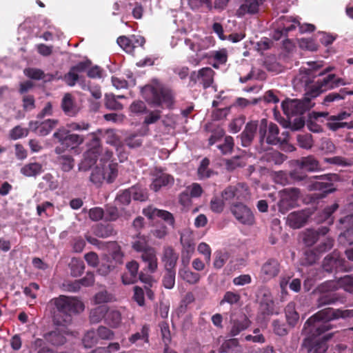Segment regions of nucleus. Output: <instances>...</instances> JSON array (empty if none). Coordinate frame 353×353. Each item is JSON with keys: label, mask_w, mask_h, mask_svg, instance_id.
<instances>
[{"label": "nucleus", "mask_w": 353, "mask_h": 353, "mask_svg": "<svg viewBox=\"0 0 353 353\" xmlns=\"http://www.w3.org/2000/svg\"><path fill=\"white\" fill-rule=\"evenodd\" d=\"M92 138L91 148L83 155V159L79 166V170L86 171L96 163L99 168L106 174L105 181L112 183L117 176V164L112 163V152L100 147L99 139L94 133L91 134Z\"/></svg>", "instance_id": "1"}, {"label": "nucleus", "mask_w": 353, "mask_h": 353, "mask_svg": "<svg viewBox=\"0 0 353 353\" xmlns=\"http://www.w3.org/2000/svg\"><path fill=\"white\" fill-rule=\"evenodd\" d=\"M353 316V310H334L325 308L310 317L305 323L303 332L307 336L306 339L312 341L313 339L321 336L331 329L330 321L339 318Z\"/></svg>", "instance_id": "2"}, {"label": "nucleus", "mask_w": 353, "mask_h": 353, "mask_svg": "<svg viewBox=\"0 0 353 353\" xmlns=\"http://www.w3.org/2000/svg\"><path fill=\"white\" fill-rule=\"evenodd\" d=\"M58 312L63 314L65 317L63 321H60L55 316L54 321L57 324L65 325L71 321V314L79 313L84 310L83 303L74 297L66 296H59L52 301Z\"/></svg>", "instance_id": "3"}, {"label": "nucleus", "mask_w": 353, "mask_h": 353, "mask_svg": "<svg viewBox=\"0 0 353 353\" xmlns=\"http://www.w3.org/2000/svg\"><path fill=\"white\" fill-rule=\"evenodd\" d=\"M53 137L58 140L61 145L55 148V152L57 154H61L67 150H74L79 153L77 148L84 141L83 136L70 133V130L63 129L55 132Z\"/></svg>", "instance_id": "4"}, {"label": "nucleus", "mask_w": 353, "mask_h": 353, "mask_svg": "<svg viewBox=\"0 0 353 353\" xmlns=\"http://www.w3.org/2000/svg\"><path fill=\"white\" fill-rule=\"evenodd\" d=\"M141 93L143 98L154 106H158L166 103L170 105L171 96L169 93L165 92L161 85L154 81L150 85H147L141 88Z\"/></svg>", "instance_id": "5"}, {"label": "nucleus", "mask_w": 353, "mask_h": 353, "mask_svg": "<svg viewBox=\"0 0 353 353\" xmlns=\"http://www.w3.org/2000/svg\"><path fill=\"white\" fill-rule=\"evenodd\" d=\"M338 290L337 283L327 281L319 285L316 290L320 294L317 303L319 307L334 304L338 301L343 302L339 294L334 292Z\"/></svg>", "instance_id": "6"}, {"label": "nucleus", "mask_w": 353, "mask_h": 353, "mask_svg": "<svg viewBox=\"0 0 353 353\" xmlns=\"http://www.w3.org/2000/svg\"><path fill=\"white\" fill-rule=\"evenodd\" d=\"M307 95L303 100L290 99L283 101L281 105L285 114L290 118L294 115L303 114L312 108L314 104L311 102L310 92Z\"/></svg>", "instance_id": "7"}, {"label": "nucleus", "mask_w": 353, "mask_h": 353, "mask_svg": "<svg viewBox=\"0 0 353 353\" xmlns=\"http://www.w3.org/2000/svg\"><path fill=\"white\" fill-rule=\"evenodd\" d=\"M280 200L278 203L279 211L285 214L295 207L300 197V191L296 188H285L279 192Z\"/></svg>", "instance_id": "8"}, {"label": "nucleus", "mask_w": 353, "mask_h": 353, "mask_svg": "<svg viewBox=\"0 0 353 353\" xmlns=\"http://www.w3.org/2000/svg\"><path fill=\"white\" fill-rule=\"evenodd\" d=\"M259 132L261 142H263L265 139L266 143L270 145H276L281 141V138L279 137V130L278 125L272 122L268 124L266 119L261 121Z\"/></svg>", "instance_id": "9"}, {"label": "nucleus", "mask_w": 353, "mask_h": 353, "mask_svg": "<svg viewBox=\"0 0 353 353\" xmlns=\"http://www.w3.org/2000/svg\"><path fill=\"white\" fill-rule=\"evenodd\" d=\"M221 196L225 201L230 203L235 200L245 201L250 198V192L245 184L238 183L226 188L222 192Z\"/></svg>", "instance_id": "10"}, {"label": "nucleus", "mask_w": 353, "mask_h": 353, "mask_svg": "<svg viewBox=\"0 0 353 353\" xmlns=\"http://www.w3.org/2000/svg\"><path fill=\"white\" fill-rule=\"evenodd\" d=\"M231 212L235 219L243 225H251L254 223V216L251 210L242 203L231 206Z\"/></svg>", "instance_id": "11"}, {"label": "nucleus", "mask_w": 353, "mask_h": 353, "mask_svg": "<svg viewBox=\"0 0 353 353\" xmlns=\"http://www.w3.org/2000/svg\"><path fill=\"white\" fill-rule=\"evenodd\" d=\"M250 325V321L245 314L243 313L232 314L230 316V334L232 336H237Z\"/></svg>", "instance_id": "12"}, {"label": "nucleus", "mask_w": 353, "mask_h": 353, "mask_svg": "<svg viewBox=\"0 0 353 353\" xmlns=\"http://www.w3.org/2000/svg\"><path fill=\"white\" fill-rule=\"evenodd\" d=\"M280 272V264L275 259H269L261 268L259 278L263 282H268L278 276Z\"/></svg>", "instance_id": "13"}, {"label": "nucleus", "mask_w": 353, "mask_h": 353, "mask_svg": "<svg viewBox=\"0 0 353 353\" xmlns=\"http://www.w3.org/2000/svg\"><path fill=\"white\" fill-rule=\"evenodd\" d=\"M57 124L58 121L56 119H47L43 122L30 121L29 123V130L39 136H46Z\"/></svg>", "instance_id": "14"}, {"label": "nucleus", "mask_w": 353, "mask_h": 353, "mask_svg": "<svg viewBox=\"0 0 353 353\" xmlns=\"http://www.w3.org/2000/svg\"><path fill=\"white\" fill-rule=\"evenodd\" d=\"M143 214L150 219H154L159 217L166 222L168 225L174 227V219L173 215L168 211L159 210L152 206H149L143 210Z\"/></svg>", "instance_id": "15"}, {"label": "nucleus", "mask_w": 353, "mask_h": 353, "mask_svg": "<svg viewBox=\"0 0 353 353\" xmlns=\"http://www.w3.org/2000/svg\"><path fill=\"white\" fill-rule=\"evenodd\" d=\"M214 70L210 68H203L191 74L192 80L202 84L204 88L210 87L214 80Z\"/></svg>", "instance_id": "16"}, {"label": "nucleus", "mask_w": 353, "mask_h": 353, "mask_svg": "<svg viewBox=\"0 0 353 353\" xmlns=\"http://www.w3.org/2000/svg\"><path fill=\"white\" fill-rule=\"evenodd\" d=\"M298 26V21L296 19L288 17H283L279 19L278 29L274 32V38L279 39L283 35H286L288 32L294 30Z\"/></svg>", "instance_id": "17"}, {"label": "nucleus", "mask_w": 353, "mask_h": 353, "mask_svg": "<svg viewBox=\"0 0 353 353\" xmlns=\"http://www.w3.org/2000/svg\"><path fill=\"white\" fill-rule=\"evenodd\" d=\"M184 43L189 46L192 51L197 53L203 50L208 49L212 45V39L209 37L201 38L194 36L193 39H186Z\"/></svg>", "instance_id": "18"}, {"label": "nucleus", "mask_w": 353, "mask_h": 353, "mask_svg": "<svg viewBox=\"0 0 353 353\" xmlns=\"http://www.w3.org/2000/svg\"><path fill=\"white\" fill-rule=\"evenodd\" d=\"M334 74H329L326 77L317 81L315 88L311 90L310 95L314 98L321 92L334 89Z\"/></svg>", "instance_id": "19"}, {"label": "nucleus", "mask_w": 353, "mask_h": 353, "mask_svg": "<svg viewBox=\"0 0 353 353\" xmlns=\"http://www.w3.org/2000/svg\"><path fill=\"white\" fill-rule=\"evenodd\" d=\"M308 217L309 214L306 211L293 212L288 216L287 223L292 228H300L305 225Z\"/></svg>", "instance_id": "20"}, {"label": "nucleus", "mask_w": 353, "mask_h": 353, "mask_svg": "<svg viewBox=\"0 0 353 353\" xmlns=\"http://www.w3.org/2000/svg\"><path fill=\"white\" fill-rule=\"evenodd\" d=\"M259 298L261 311L267 314H272L274 310V301L270 291L268 289L261 290Z\"/></svg>", "instance_id": "21"}, {"label": "nucleus", "mask_w": 353, "mask_h": 353, "mask_svg": "<svg viewBox=\"0 0 353 353\" xmlns=\"http://www.w3.org/2000/svg\"><path fill=\"white\" fill-rule=\"evenodd\" d=\"M262 0H245L236 10V15L242 17L246 14H254L259 11Z\"/></svg>", "instance_id": "22"}, {"label": "nucleus", "mask_w": 353, "mask_h": 353, "mask_svg": "<svg viewBox=\"0 0 353 353\" xmlns=\"http://www.w3.org/2000/svg\"><path fill=\"white\" fill-rule=\"evenodd\" d=\"M132 196L134 200H145V196L143 194H141V196H138L137 193L136 192V189L132 187L129 190L121 191L117 196L116 201L118 204L128 205L130 203Z\"/></svg>", "instance_id": "23"}, {"label": "nucleus", "mask_w": 353, "mask_h": 353, "mask_svg": "<svg viewBox=\"0 0 353 353\" xmlns=\"http://www.w3.org/2000/svg\"><path fill=\"white\" fill-rule=\"evenodd\" d=\"M327 232V227H321L318 230H307L303 234V241L307 246H312L317 241L320 235H325Z\"/></svg>", "instance_id": "24"}, {"label": "nucleus", "mask_w": 353, "mask_h": 353, "mask_svg": "<svg viewBox=\"0 0 353 353\" xmlns=\"http://www.w3.org/2000/svg\"><path fill=\"white\" fill-rule=\"evenodd\" d=\"M257 122L251 121L248 123L245 128L241 134V142L244 147L248 146L253 140L257 129Z\"/></svg>", "instance_id": "25"}, {"label": "nucleus", "mask_w": 353, "mask_h": 353, "mask_svg": "<svg viewBox=\"0 0 353 353\" xmlns=\"http://www.w3.org/2000/svg\"><path fill=\"white\" fill-rule=\"evenodd\" d=\"M299 168L305 171H316L320 169L319 161L312 156L303 157L296 161Z\"/></svg>", "instance_id": "26"}, {"label": "nucleus", "mask_w": 353, "mask_h": 353, "mask_svg": "<svg viewBox=\"0 0 353 353\" xmlns=\"http://www.w3.org/2000/svg\"><path fill=\"white\" fill-rule=\"evenodd\" d=\"M174 178L170 174L161 173L153 179L150 188L154 191H158L161 187L173 184Z\"/></svg>", "instance_id": "27"}, {"label": "nucleus", "mask_w": 353, "mask_h": 353, "mask_svg": "<svg viewBox=\"0 0 353 353\" xmlns=\"http://www.w3.org/2000/svg\"><path fill=\"white\" fill-rule=\"evenodd\" d=\"M177 259L178 255L172 248L168 247L164 249L162 260L166 270H174Z\"/></svg>", "instance_id": "28"}, {"label": "nucleus", "mask_w": 353, "mask_h": 353, "mask_svg": "<svg viewBox=\"0 0 353 353\" xmlns=\"http://www.w3.org/2000/svg\"><path fill=\"white\" fill-rule=\"evenodd\" d=\"M43 172V165L37 162L29 163L21 168V173L28 177L36 176Z\"/></svg>", "instance_id": "29"}, {"label": "nucleus", "mask_w": 353, "mask_h": 353, "mask_svg": "<svg viewBox=\"0 0 353 353\" xmlns=\"http://www.w3.org/2000/svg\"><path fill=\"white\" fill-rule=\"evenodd\" d=\"M180 241L182 245V250H194V236L192 231L190 230H184L181 232Z\"/></svg>", "instance_id": "30"}, {"label": "nucleus", "mask_w": 353, "mask_h": 353, "mask_svg": "<svg viewBox=\"0 0 353 353\" xmlns=\"http://www.w3.org/2000/svg\"><path fill=\"white\" fill-rule=\"evenodd\" d=\"M307 64L310 66L309 68H304V71L305 72V74L301 73L299 75H298L294 79V82L296 83H300L301 85L303 86H307L309 83V77L308 75H310L312 70H316L318 68H321V65L316 63H310L308 62Z\"/></svg>", "instance_id": "31"}, {"label": "nucleus", "mask_w": 353, "mask_h": 353, "mask_svg": "<svg viewBox=\"0 0 353 353\" xmlns=\"http://www.w3.org/2000/svg\"><path fill=\"white\" fill-rule=\"evenodd\" d=\"M45 339L54 346L62 345L66 341L63 332L59 330L52 331L46 334Z\"/></svg>", "instance_id": "32"}, {"label": "nucleus", "mask_w": 353, "mask_h": 353, "mask_svg": "<svg viewBox=\"0 0 353 353\" xmlns=\"http://www.w3.org/2000/svg\"><path fill=\"white\" fill-rule=\"evenodd\" d=\"M61 107L63 112L68 116H74L77 112V108L70 94H65L62 99Z\"/></svg>", "instance_id": "33"}, {"label": "nucleus", "mask_w": 353, "mask_h": 353, "mask_svg": "<svg viewBox=\"0 0 353 353\" xmlns=\"http://www.w3.org/2000/svg\"><path fill=\"white\" fill-rule=\"evenodd\" d=\"M105 323L113 328L118 327L121 323V312L114 309H108L105 317Z\"/></svg>", "instance_id": "34"}, {"label": "nucleus", "mask_w": 353, "mask_h": 353, "mask_svg": "<svg viewBox=\"0 0 353 353\" xmlns=\"http://www.w3.org/2000/svg\"><path fill=\"white\" fill-rule=\"evenodd\" d=\"M117 301L115 294L105 289L98 292L94 297V301L96 304L112 303Z\"/></svg>", "instance_id": "35"}, {"label": "nucleus", "mask_w": 353, "mask_h": 353, "mask_svg": "<svg viewBox=\"0 0 353 353\" xmlns=\"http://www.w3.org/2000/svg\"><path fill=\"white\" fill-rule=\"evenodd\" d=\"M318 181H315L309 185V189L310 190H320L324 193H330L334 191V188L332 187V185L328 182L323 181V177L321 176L317 178Z\"/></svg>", "instance_id": "36"}, {"label": "nucleus", "mask_w": 353, "mask_h": 353, "mask_svg": "<svg viewBox=\"0 0 353 353\" xmlns=\"http://www.w3.org/2000/svg\"><path fill=\"white\" fill-rule=\"evenodd\" d=\"M179 276L190 284H195L200 280V275L192 272L188 267L181 268L179 271Z\"/></svg>", "instance_id": "37"}, {"label": "nucleus", "mask_w": 353, "mask_h": 353, "mask_svg": "<svg viewBox=\"0 0 353 353\" xmlns=\"http://www.w3.org/2000/svg\"><path fill=\"white\" fill-rule=\"evenodd\" d=\"M342 265V261L336 256H327L324 259L323 268L326 272L337 270Z\"/></svg>", "instance_id": "38"}, {"label": "nucleus", "mask_w": 353, "mask_h": 353, "mask_svg": "<svg viewBox=\"0 0 353 353\" xmlns=\"http://www.w3.org/2000/svg\"><path fill=\"white\" fill-rule=\"evenodd\" d=\"M327 127L332 130L336 131L339 128H353V125L347 122L340 121L337 119V118L334 115L331 116L327 119V121L326 123Z\"/></svg>", "instance_id": "39"}, {"label": "nucleus", "mask_w": 353, "mask_h": 353, "mask_svg": "<svg viewBox=\"0 0 353 353\" xmlns=\"http://www.w3.org/2000/svg\"><path fill=\"white\" fill-rule=\"evenodd\" d=\"M285 316L288 323L294 326L299 319V314L295 310V304L289 303L285 307Z\"/></svg>", "instance_id": "40"}, {"label": "nucleus", "mask_w": 353, "mask_h": 353, "mask_svg": "<svg viewBox=\"0 0 353 353\" xmlns=\"http://www.w3.org/2000/svg\"><path fill=\"white\" fill-rule=\"evenodd\" d=\"M332 336V334L328 333L322 336L321 341L316 340L314 342L315 345L311 350L312 353H325L328 347L325 341L329 340Z\"/></svg>", "instance_id": "41"}, {"label": "nucleus", "mask_w": 353, "mask_h": 353, "mask_svg": "<svg viewBox=\"0 0 353 353\" xmlns=\"http://www.w3.org/2000/svg\"><path fill=\"white\" fill-rule=\"evenodd\" d=\"M108 312V307L100 305L92 310L90 314V321L92 323H98L103 318L105 319Z\"/></svg>", "instance_id": "42"}, {"label": "nucleus", "mask_w": 353, "mask_h": 353, "mask_svg": "<svg viewBox=\"0 0 353 353\" xmlns=\"http://www.w3.org/2000/svg\"><path fill=\"white\" fill-rule=\"evenodd\" d=\"M105 142L108 144L112 145L115 147L117 151H119L120 148L123 146L122 143L119 140L115 132L112 130H108L105 132Z\"/></svg>", "instance_id": "43"}, {"label": "nucleus", "mask_w": 353, "mask_h": 353, "mask_svg": "<svg viewBox=\"0 0 353 353\" xmlns=\"http://www.w3.org/2000/svg\"><path fill=\"white\" fill-rule=\"evenodd\" d=\"M346 94L347 92L343 90H341L339 92H331L324 97L322 104L328 106L331 103L344 99Z\"/></svg>", "instance_id": "44"}, {"label": "nucleus", "mask_w": 353, "mask_h": 353, "mask_svg": "<svg viewBox=\"0 0 353 353\" xmlns=\"http://www.w3.org/2000/svg\"><path fill=\"white\" fill-rule=\"evenodd\" d=\"M332 281L337 283L338 290L343 288L347 292L353 291V277L351 276L346 275L337 281L332 280Z\"/></svg>", "instance_id": "45"}, {"label": "nucleus", "mask_w": 353, "mask_h": 353, "mask_svg": "<svg viewBox=\"0 0 353 353\" xmlns=\"http://www.w3.org/2000/svg\"><path fill=\"white\" fill-rule=\"evenodd\" d=\"M96 167L92 171V173L90 174V181L96 184V185H100L104 181H105V177H107L106 174H104L103 172V170L99 168V166L97 163Z\"/></svg>", "instance_id": "46"}, {"label": "nucleus", "mask_w": 353, "mask_h": 353, "mask_svg": "<svg viewBox=\"0 0 353 353\" xmlns=\"http://www.w3.org/2000/svg\"><path fill=\"white\" fill-rule=\"evenodd\" d=\"M117 43L128 53L134 51V43L132 42V37L121 36L117 39Z\"/></svg>", "instance_id": "47"}, {"label": "nucleus", "mask_w": 353, "mask_h": 353, "mask_svg": "<svg viewBox=\"0 0 353 353\" xmlns=\"http://www.w3.org/2000/svg\"><path fill=\"white\" fill-rule=\"evenodd\" d=\"M42 180L43 181L39 185V188L41 189L54 190L58 187L57 183L54 181V178L50 174H45Z\"/></svg>", "instance_id": "48"}, {"label": "nucleus", "mask_w": 353, "mask_h": 353, "mask_svg": "<svg viewBox=\"0 0 353 353\" xmlns=\"http://www.w3.org/2000/svg\"><path fill=\"white\" fill-rule=\"evenodd\" d=\"M70 267L72 274L74 276L81 275L85 269L83 261L77 258L72 259L70 263Z\"/></svg>", "instance_id": "49"}, {"label": "nucleus", "mask_w": 353, "mask_h": 353, "mask_svg": "<svg viewBox=\"0 0 353 353\" xmlns=\"http://www.w3.org/2000/svg\"><path fill=\"white\" fill-rule=\"evenodd\" d=\"M229 259V254L224 251H216L214 253L213 265L216 269L221 268Z\"/></svg>", "instance_id": "50"}, {"label": "nucleus", "mask_w": 353, "mask_h": 353, "mask_svg": "<svg viewBox=\"0 0 353 353\" xmlns=\"http://www.w3.org/2000/svg\"><path fill=\"white\" fill-rule=\"evenodd\" d=\"M58 161L64 172H69L74 168V159L68 155H61L58 157Z\"/></svg>", "instance_id": "51"}, {"label": "nucleus", "mask_w": 353, "mask_h": 353, "mask_svg": "<svg viewBox=\"0 0 353 353\" xmlns=\"http://www.w3.org/2000/svg\"><path fill=\"white\" fill-rule=\"evenodd\" d=\"M28 129L23 128L21 125H17L9 132V137L12 140H17L26 137L28 134Z\"/></svg>", "instance_id": "52"}, {"label": "nucleus", "mask_w": 353, "mask_h": 353, "mask_svg": "<svg viewBox=\"0 0 353 353\" xmlns=\"http://www.w3.org/2000/svg\"><path fill=\"white\" fill-rule=\"evenodd\" d=\"M245 165V162L243 157H235L231 159L226 161L225 166L226 169L229 171H232L237 168L243 167Z\"/></svg>", "instance_id": "53"}, {"label": "nucleus", "mask_w": 353, "mask_h": 353, "mask_svg": "<svg viewBox=\"0 0 353 353\" xmlns=\"http://www.w3.org/2000/svg\"><path fill=\"white\" fill-rule=\"evenodd\" d=\"M98 336L97 332L90 330L88 331L84 336L83 339V343L85 347L90 348L92 347L94 344H96L98 341Z\"/></svg>", "instance_id": "54"}, {"label": "nucleus", "mask_w": 353, "mask_h": 353, "mask_svg": "<svg viewBox=\"0 0 353 353\" xmlns=\"http://www.w3.org/2000/svg\"><path fill=\"white\" fill-rule=\"evenodd\" d=\"M112 85L117 88V89H122L125 88L128 86H133L135 85V80L133 78H130V80L128 81H125V79L113 77L112 78Z\"/></svg>", "instance_id": "55"}, {"label": "nucleus", "mask_w": 353, "mask_h": 353, "mask_svg": "<svg viewBox=\"0 0 353 353\" xmlns=\"http://www.w3.org/2000/svg\"><path fill=\"white\" fill-rule=\"evenodd\" d=\"M148 332L149 327L148 325H143L140 332H137L132 334L129 340L132 343H134L138 340H144L145 342H148Z\"/></svg>", "instance_id": "56"}, {"label": "nucleus", "mask_w": 353, "mask_h": 353, "mask_svg": "<svg viewBox=\"0 0 353 353\" xmlns=\"http://www.w3.org/2000/svg\"><path fill=\"white\" fill-rule=\"evenodd\" d=\"M226 202L223 198L215 196L210 201L211 210L216 213H220L223 210L224 204Z\"/></svg>", "instance_id": "57"}, {"label": "nucleus", "mask_w": 353, "mask_h": 353, "mask_svg": "<svg viewBox=\"0 0 353 353\" xmlns=\"http://www.w3.org/2000/svg\"><path fill=\"white\" fill-rule=\"evenodd\" d=\"M166 273L163 279V286L167 289H172L175 284V271L166 270Z\"/></svg>", "instance_id": "58"}, {"label": "nucleus", "mask_w": 353, "mask_h": 353, "mask_svg": "<svg viewBox=\"0 0 353 353\" xmlns=\"http://www.w3.org/2000/svg\"><path fill=\"white\" fill-rule=\"evenodd\" d=\"M113 232V229L110 225H98L94 228V233L96 236L101 238H106L110 236Z\"/></svg>", "instance_id": "59"}, {"label": "nucleus", "mask_w": 353, "mask_h": 353, "mask_svg": "<svg viewBox=\"0 0 353 353\" xmlns=\"http://www.w3.org/2000/svg\"><path fill=\"white\" fill-rule=\"evenodd\" d=\"M105 106L111 110L123 109V105L117 101L116 97L113 94L105 95Z\"/></svg>", "instance_id": "60"}, {"label": "nucleus", "mask_w": 353, "mask_h": 353, "mask_svg": "<svg viewBox=\"0 0 353 353\" xmlns=\"http://www.w3.org/2000/svg\"><path fill=\"white\" fill-rule=\"evenodd\" d=\"M299 44L301 48L310 51H316L318 49V45L312 39L302 38L299 39Z\"/></svg>", "instance_id": "61"}, {"label": "nucleus", "mask_w": 353, "mask_h": 353, "mask_svg": "<svg viewBox=\"0 0 353 353\" xmlns=\"http://www.w3.org/2000/svg\"><path fill=\"white\" fill-rule=\"evenodd\" d=\"M209 163L210 161L206 158L201 161V165L198 169V174L200 178H208L212 174V172L208 169Z\"/></svg>", "instance_id": "62"}, {"label": "nucleus", "mask_w": 353, "mask_h": 353, "mask_svg": "<svg viewBox=\"0 0 353 353\" xmlns=\"http://www.w3.org/2000/svg\"><path fill=\"white\" fill-rule=\"evenodd\" d=\"M229 0H205V7L210 10L214 8L223 10L227 6Z\"/></svg>", "instance_id": "63"}, {"label": "nucleus", "mask_w": 353, "mask_h": 353, "mask_svg": "<svg viewBox=\"0 0 353 353\" xmlns=\"http://www.w3.org/2000/svg\"><path fill=\"white\" fill-rule=\"evenodd\" d=\"M339 242L343 245H351L353 243V227L345 231L339 236Z\"/></svg>", "instance_id": "64"}]
</instances>
